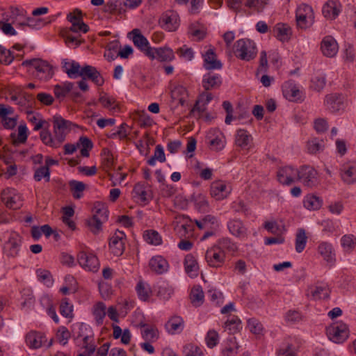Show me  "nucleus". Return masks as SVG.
<instances>
[{"mask_svg":"<svg viewBox=\"0 0 356 356\" xmlns=\"http://www.w3.org/2000/svg\"><path fill=\"white\" fill-rule=\"evenodd\" d=\"M67 19L72 24L70 31L83 33L89 31V26L83 21V13L79 8H75L72 12L69 13L67 15Z\"/></svg>","mask_w":356,"mask_h":356,"instance_id":"obj_7","label":"nucleus"},{"mask_svg":"<svg viewBox=\"0 0 356 356\" xmlns=\"http://www.w3.org/2000/svg\"><path fill=\"white\" fill-rule=\"evenodd\" d=\"M325 76L316 75L312 79L310 87L313 90L320 92L325 87Z\"/></svg>","mask_w":356,"mask_h":356,"instance_id":"obj_59","label":"nucleus"},{"mask_svg":"<svg viewBox=\"0 0 356 356\" xmlns=\"http://www.w3.org/2000/svg\"><path fill=\"white\" fill-rule=\"evenodd\" d=\"M298 179L305 186L313 187L318 184L316 170L309 165L302 166L298 171Z\"/></svg>","mask_w":356,"mask_h":356,"instance_id":"obj_10","label":"nucleus"},{"mask_svg":"<svg viewBox=\"0 0 356 356\" xmlns=\"http://www.w3.org/2000/svg\"><path fill=\"white\" fill-rule=\"evenodd\" d=\"M270 0H246L245 6L252 8L257 13H261L269 3Z\"/></svg>","mask_w":356,"mask_h":356,"instance_id":"obj_48","label":"nucleus"},{"mask_svg":"<svg viewBox=\"0 0 356 356\" xmlns=\"http://www.w3.org/2000/svg\"><path fill=\"white\" fill-rule=\"evenodd\" d=\"M185 270L191 277H196L199 269L198 264L195 257L191 254L186 256L184 259Z\"/></svg>","mask_w":356,"mask_h":356,"instance_id":"obj_40","label":"nucleus"},{"mask_svg":"<svg viewBox=\"0 0 356 356\" xmlns=\"http://www.w3.org/2000/svg\"><path fill=\"white\" fill-rule=\"evenodd\" d=\"M195 205L197 209L200 211H207L209 208V202L205 195L197 194L194 196Z\"/></svg>","mask_w":356,"mask_h":356,"instance_id":"obj_55","label":"nucleus"},{"mask_svg":"<svg viewBox=\"0 0 356 356\" xmlns=\"http://www.w3.org/2000/svg\"><path fill=\"white\" fill-rule=\"evenodd\" d=\"M5 17L0 19V29L6 35L13 36L17 35L15 29L11 24L7 22Z\"/></svg>","mask_w":356,"mask_h":356,"instance_id":"obj_62","label":"nucleus"},{"mask_svg":"<svg viewBox=\"0 0 356 356\" xmlns=\"http://www.w3.org/2000/svg\"><path fill=\"white\" fill-rule=\"evenodd\" d=\"M327 334L333 342L341 343L348 339L349 330L346 324L337 322L327 328Z\"/></svg>","mask_w":356,"mask_h":356,"instance_id":"obj_5","label":"nucleus"},{"mask_svg":"<svg viewBox=\"0 0 356 356\" xmlns=\"http://www.w3.org/2000/svg\"><path fill=\"white\" fill-rule=\"evenodd\" d=\"M22 244V236L13 232L3 245V254L8 258H15L19 254Z\"/></svg>","mask_w":356,"mask_h":356,"instance_id":"obj_9","label":"nucleus"},{"mask_svg":"<svg viewBox=\"0 0 356 356\" xmlns=\"http://www.w3.org/2000/svg\"><path fill=\"white\" fill-rule=\"evenodd\" d=\"M190 299L192 305L195 307H198L203 304L204 300V294L200 285H195L191 289Z\"/></svg>","mask_w":356,"mask_h":356,"instance_id":"obj_38","label":"nucleus"},{"mask_svg":"<svg viewBox=\"0 0 356 356\" xmlns=\"http://www.w3.org/2000/svg\"><path fill=\"white\" fill-rule=\"evenodd\" d=\"M160 22L168 31H175L179 26L178 16L175 13L163 15L160 19Z\"/></svg>","mask_w":356,"mask_h":356,"instance_id":"obj_37","label":"nucleus"},{"mask_svg":"<svg viewBox=\"0 0 356 356\" xmlns=\"http://www.w3.org/2000/svg\"><path fill=\"white\" fill-rule=\"evenodd\" d=\"M106 305L102 302H99L94 306L93 315L98 325L103 323V320L106 314Z\"/></svg>","mask_w":356,"mask_h":356,"instance_id":"obj_45","label":"nucleus"},{"mask_svg":"<svg viewBox=\"0 0 356 356\" xmlns=\"http://www.w3.org/2000/svg\"><path fill=\"white\" fill-rule=\"evenodd\" d=\"M74 83L71 82H65L61 84H57L54 88L55 97L62 101L67 95L72 90Z\"/></svg>","mask_w":356,"mask_h":356,"instance_id":"obj_39","label":"nucleus"},{"mask_svg":"<svg viewBox=\"0 0 356 356\" xmlns=\"http://www.w3.org/2000/svg\"><path fill=\"white\" fill-rule=\"evenodd\" d=\"M221 84L222 79L218 74L208 73L203 76L202 87L206 91L217 89Z\"/></svg>","mask_w":356,"mask_h":356,"instance_id":"obj_27","label":"nucleus"},{"mask_svg":"<svg viewBox=\"0 0 356 356\" xmlns=\"http://www.w3.org/2000/svg\"><path fill=\"white\" fill-rule=\"evenodd\" d=\"M40 137L42 143L46 145L54 148H58L60 146L57 145H56V137L55 136L53 137L48 130H42L40 134Z\"/></svg>","mask_w":356,"mask_h":356,"instance_id":"obj_51","label":"nucleus"},{"mask_svg":"<svg viewBox=\"0 0 356 356\" xmlns=\"http://www.w3.org/2000/svg\"><path fill=\"white\" fill-rule=\"evenodd\" d=\"M322 204V200L314 195L307 196L304 201V206L309 210H317L320 209Z\"/></svg>","mask_w":356,"mask_h":356,"instance_id":"obj_53","label":"nucleus"},{"mask_svg":"<svg viewBox=\"0 0 356 356\" xmlns=\"http://www.w3.org/2000/svg\"><path fill=\"white\" fill-rule=\"evenodd\" d=\"M341 177L347 184L356 183V161H349L342 165Z\"/></svg>","mask_w":356,"mask_h":356,"instance_id":"obj_20","label":"nucleus"},{"mask_svg":"<svg viewBox=\"0 0 356 356\" xmlns=\"http://www.w3.org/2000/svg\"><path fill=\"white\" fill-rule=\"evenodd\" d=\"M227 228L229 233L236 238H245L248 237V229L240 219H230L227 222Z\"/></svg>","mask_w":356,"mask_h":356,"instance_id":"obj_15","label":"nucleus"},{"mask_svg":"<svg viewBox=\"0 0 356 356\" xmlns=\"http://www.w3.org/2000/svg\"><path fill=\"white\" fill-rule=\"evenodd\" d=\"M228 341V346L222 350V355L224 356H234L237 353L239 346L236 343L234 337H231Z\"/></svg>","mask_w":356,"mask_h":356,"instance_id":"obj_57","label":"nucleus"},{"mask_svg":"<svg viewBox=\"0 0 356 356\" xmlns=\"http://www.w3.org/2000/svg\"><path fill=\"white\" fill-rule=\"evenodd\" d=\"M216 245L220 250L224 252L226 250L230 252H234L238 250L236 244L229 238H222L218 240Z\"/></svg>","mask_w":356,"mask_h":356,"instance_id":"obj_46","label":"nucleus"},{"mask_svg":"<svg viewBox=\"0 0 356 356\" xmlns=\"http://www.w3.org/2000/svg\"><path fill=\"white\" fill-rule=\"evenodd\" d=\"M73 306L70 304L67 298H64L62 300L60 305V313L62 316L65 318H72L73 317Z\"/></svg>","mask_w":356,"mask_h":356,"instance_id":"obj_60","label":"nucleus"},{"mask_svg":"<svg viewBox=\"0 0 356 356\" xmlns=\"http://www.w3.org/2000/svg\"><path fill=\"white\" fill-rule=\"evenodd\" d=\"M102 165L105 170H108L113 165V156L108 148H104L101 153Z\"/></svg>","mask_w":356,"mask_h":356,"instance_id":"obj_52","label":"nucleus"},{"mask_svg":"<svg viewBox=\"0 0 356 356\" xmlns=\"http://www.w3.org/2000/svg\"><path fill=\"white\" fill-rule=\"evenodd\" d=\"M72 123L65 120L60 115H54L53 118L54 134L56 137V145H61L65 141L67 134L71 130Z\"/></svg>","mask_w":356,"mask_h":356,"instance_id":"obj_4","label":"nucleus"},{"mask_svg":"<svg viewBox=\"0 0 356 356\" xmlns=\"http://www.w3.org/2000/svg\"><path fill=\"white\" fill-rule=\"evenodd\" d=\"M234 53L236 58L245 61H250L257 56V48L254 41L240 39L234 45Z\"/></svg>","mask_w":356,"mask_h":356,"instance_id":"obj_1","label":"nucleus"},{"mask_svg":"<svg viewBox=\"0 0 356 356\" xmlns=\"http://www.w3.org/2000/svg\"><path fill=\"white\" fill-rule=\"evenodd\" d=\"M224 331L234 334L242 329L241 321L237 316H229L223 325Z\"/></svg>","mask_w":356,"mask_h":356,"instance_id":"obj_29","label":"nucleus"},{"mask_svg":"<svg viewBox=\"0 0 356 356\" xmlns=\"http://www.w3.org/2000/svg\"><path fill=\"white\" fill-rule=\"evenodd\" d=\"M34 179L36 181H40L42 178L45 179L46 181H49L50 180V169L48 166H40L35 170Z\"/></svg>","mask_w":356,"mask_h":356,"instance_id":"obj_50","label":"nucleus"},{"mask_svg":"<svg viewBox=\"0 0 356 356\" xmlns=\"http://www.w3.org/2000/svg\"><path fill=\"white\" fill-rule=\"evenodd\" d=\"M163 163L165 161V156L163 147L161 145H157L155 147L154 155L147 161L149 165H154L156 161Z\"/></svg>","mask_w":356,"mask_h":356,"instance_id":"obj_49","label":"nucleus"},{"mask_svg":"<svg viewBox=\"0 0 356 356\" xmlns=\"http://www.w3.org/2000/svg\"><path fill=\"white\" fill-rule=\"evenodd\" d=\"M150 268L157 274H162L167 271L168 268V261L161 256L152 257L149 261Z\"/></svg>","mask_w":356,"mask_h":356,"instance_id":"obj_31","label":"nucleus"},{"mask_svg":"<svg viewBox=\"0 0 356 356\" xmlns=\"http://www.w3.org/2000/svg\"><path fill=\"white\" fill-rule=\"evenodd\" d=\"M22 65L23 66H32L35 70V76L42 81L50 79L54 74L51 65L47 61L33 58L24 60Z\"/></svg>","mask_w":356,"mask_h":356,"instance_id":"obj_3","label":"nucleus"},{"mask_svg":"<svg viewBox=\"0 0 356 356\" xmlns=\"http://www.w3.org/2000/svg\"><path fill=\"white\" fill-rule=\"evenodd\" d=\"M204 67L206 70H220L222 68L221 62L217 59V56L213 49H208L204 54Z\"/></svg>","mask_w":356,"mask_h":356,"instance_id":"obj_25","label":"nucleus"},{"mask_svg":"<svg viewBox=\"0 0 356 356\" xmlns=\"http://www.w3.org/2000/svg\"><path fill=\"white\" fill-rule=\"evenodd\" d=\"M274 32L276 38L282 42L289 40L291 35V29L286 24H277L274 28Z\"/></svg>","mask_w":356,"mask_h":356,"instance_id":"obj_41","label":"nucleus"},{"mask_svg":"<svg viewBox=\"0 0 356 356\" xmlns=\"http://www.w3.org/2000/svg\"><path fill=\"white\" fill-rule=\"evenodd\" d=\"M141 327V335L145 341H156L159 339V331L155 326L143 324Z\"/></svg>","mask_w":356,"mask_h":356,"instance_id":"obj_36","label":"nucleus"},{"mask_svg":"<svg viewBox=\"0 0 356 356\" xmlns=\"http://www.w3.org/2000/svg\"><path fill=\"white\" fill-rule=\"evenodd\" d=\"M1 201L7 208L18 209L22 206V200L19 194L13 188H6L1 192Z\"/></svg>","mask_w":356,"mask_h":356,"instance_id":"obj_12","label":"nucleus"},{"mask_svg":"<svg viewBox=\"0 0 356 356\" xmlns=\"http://www.w3.org/2000/svg\"><path fill=\"white\" fill-rule=\"evenodd\" d=\"M165 328L171 334L180 333L184 329V321L180 316H173L166 323Z\"/></svg>","mask_w":356,"mask_h":356,"instance_id":"obj_35","label":"nucleus"},{"mask_svg":"<svg viewBox=\"0 0 356 356\" xmlns=\"http://www.w3.org/2000/svg\"><path fill=\"white\" fill-rule=\"evenodd\" d=\"M298 170L291 166L280 168L277 172V180L282 184L289 186L294 182V177L298 175Z\"/></svg>","mask_w":356,"mask_h":356,"instance_id":"obj_18","label":"nucleus"},{"mask_svg":"<svg viewBox=\"0 0 356 356\" xmlns=\"http://www.w3.org/2000/svg\"><path fill=\"white\" fill-rule=\"evenodd\" d=\"M338 44L335 39L331 35H327L323 38L321 49L324 56L327 57H334L338 52Z\"/></svg>","mask_w":356,"mask_h":356,"instance_id":"obj_21","label":"nucleus"},{"mask_svg":"<svg viewBox=\"0 0 356 356\" xmlns=\"http://www.w3.org/2000/svg\"><path fill=\"white\" fill-rule=\"evenodd\" d=\"M252 141V136L245 129H238L236 134V145L243 149H249Z\"/></svg>","mask_w":356,"mask_h":356,"instance_id":"obj_32","label":"nucleus"},{"mask_svg":"<svg viewBox=\"0 0 356 356\" xmlns=\"http://www.w3.org/2000/svg\"><path fill=\"white\" fill-rule=\"evenodd\" d=\"M339 8L340 3L338 1L330 0L323 7V15L327 19H335L340 12Z\"/></svg>","mask_w":356,"mask_h":356,"instance_id":"obj_28","label":"nucleus"},{"mask_svg":"<svg viewBox=\"0 0 356 356\" xmlns=\"http://www.w3.org/2000/svg\"><path fill=\"white\" fill-rule=\"evenodd\" d=\"M282 89L283 95L288 100L291 102L302 100V92L293 81H289L284 82Z\"/></svg>","mask_w":356,"mask_h":356,"instance_id":"obj_16","label":"nucleus"},{"mask_svg":"<svg viewBox=\"0 0 356 356\" xmlns=\"http://www.w3.org/2000/svg\"><path fill=\"white\" fill-rule=\"evenodd\" d=\"M92 213L87 225L94 234H97L102 231V224L108 220V211L104 204L97 202L92 209Z\"/></svg>","mask_w":356,"mask_h":356,"instance_id":"obj_2","label":"nucleus"},{"mask_svg":"<svg viewBox=\"0 0 356 356\" xmlns=\"http://www.w3.org/2000/svg\"><path fill=\"white\" fill-rule=\"evenodd\" d=\"M134 197H137L142 202L147 203L152 199V193L146 183L138 182L135 184L133 190Z\"/></svg>","mask_w":356,"mask_h":356,"instance_id":"obj_24","label":"nucleus"},{"mask_svg":"<svg viewBox=\"0 0 356 356\" xmlns=\"http://www.w3.org/2000/svg\"><path fill=\"white\" fill-rule=\"evenodd\" d=\"M296 19L297 26L301 29H306L313 23L314 15L311 6L302 4L296 10Z\"/></svg>","mask_w":356,"mask_h":356,"instance_id":"obj_6","label":"nucleus"},{"mask_svg":"<svg viewBox=\"0 0 356 356\" xmlns=\"http://www.w3.org/2000/svg\"><path fill=\"white\" fill-rule=\"evenodd\" d=\"M138 296L141 300L146 301L149 298L151 290L148 286L140 281L136 287Z\"/></svg>","mask_w":356,"mask_h":356,"instance_id":"obj_54","label":"nucleus"},{"mask_svg":"<svg viewBox=\"0 0 356 356\" xmlns=\"http://www.w3.org/2000/svg\"><path fill=\"white\" fill-rule=\"evenodd\" d=\"M126 235L122 232L117 230L112 235L109 240V249L113 255L121 256L125 250Z\"/></svg>","mask_w":356,"mask_h":356,"instance_id":"obj_11","label":"nucleus"},{"mask_svg":"<svg viewBox=\"0 0 356 356\" xmlns=\"http://www.w3.org/2000/svg\"><path fill=\"white\" fill-rule=\"evenodd\" d=\"M325 105L331 112H337L344 107L343 97L339 94H331L326 96Z\"/></svg>","mask_w":356,"mask_h":356,"instance_id":"obj_26","label":"nucleus"},{"mask_svg":"<svg viewBox=\"0 0 356 356\" xmlns=\"http://www.w3.org/2000/svg\"><path fill=\"white\" fill-rule=\"evenodd\" d=\"M230 193V189L222 181H214L211 184L210 188V194L211 197L216 200H221L226 198Z\"/></svg>","mask_w":356,"mask_h":356,"instance_id":"obj_23","label":"nucleus"},{"mask_svg":"<svg viewBox=\"0 0 356 356\" xmlns=\"http://www.w3.org/2000/svg\"><path fill=\"white\" fill-rule=\"evenodd\" d=\"M307 242V236L306 235L305 229L300 228L298 229L296 234V250L297 252H302L305 248Z\"/></svg>","mask_w":356,"mask_h":356,"instance_id":"obj_43","label":"nucleus"},{"mask_svg":"<svg viewBox=\"0 0 356 356\" xmlns=\"http://www.w3.org/2000/svg\"><path fill=\"white\" fill-rule=\"evenodd\" d=\"M225 252L220 250L216 245L209 248L205 253V259L210 267H222L225 261Z\"/></svg>","mask_w":356,"mask_h":356,"instance_id":"obj_8","label":"nucleus"},{"mask_svg":"<svg viewBox=\"0 0 356 356\" xmlns=\"http://www.w3.org/2000/svg\"><path fill=\"white\" fill-rule=\"evenodd\" d=\"M318 252L327 263L332 264L334 262L335 254L331 244L327 242L321 243L318 245Z\"/></svg>","mask_w":356,"mask_h":356,"instance_id":"obj_34","label":"nucleus"},{"mask_svg":"<svg viewBox=\"0 0 356 356\" xmlns=\"http://www.w3.org/2000/svg\"><path fill=\"white\" fill-rule=\"evenodd\" d=\"M144 240L150 245H160L163 241L160 234L154 229H148L144 232Z\"/></svg>","mask_w":356,"mask_h":356,"instance_id":"obj_42","label":"nucleus"},{"mask_svg":"<svg viewBox=\"0 0 356 356\" xmlns=\"http://www.w3.org/2000/svg\"><path fill=\"white\" fill-rule=\"evenodd\" d=\"M151 56H147L151 60L156 59L160 62H170L175 58L172 49L169 47H163L159 48H152L150 50Z\"/></svg>","mask_w":356,"mask_h":356,"instance_id":"obj_17","label":"nucleus"},{"mask_svg":"<svg viewBox=\"0 0 356 356\" xmlns=\"http://www.w3.org/2000/svg\"><path fill=\"white\" fill-rule=\"evenodd\" d=\"M323 141L318 140L316 138L309 141L307 143V149L311 154H316L317 152L323 151Z\"/></svg>","mask_w":356,"mask_h":356,"instance_id":"obj_63","label":"nucleus"},{"mask_svg":"<svg viewBox=\"0 0 356 356\" xmlns=\"http://www.w3.org/2000/svg\"><path fill=\"white\" fill-rule=\"evenodd\" d=\"M69 186L74 198L80 199L83 196V192L86 189V184L84 183L72 180L69 182Z\"/></svg>","mask_w":356,"mask_h":356,"instance_id":"obj_44","label":"nucleus"},{"mask_svg":"<svg viewBox=\"0 0 356 356\" xmlns=\"http://www.w3.org/2000/svg\"><path fill=\"white\" fill-rule=\"evenodd\" d=\"M195 223L200 229H217L219 227L217 218L211 215H207L201 220H195Z\"/></svg>","mask_w":356,"mask_h":356,"instance_id":"obj_30","label":"nucleus"},{"mask_svg":"<svg viewBox=\"0 0 356 356\" xmlns=\"http://www.w3.org/2000/svg\"><path fill=\"white\" fill-rule=\"evenodd\" d=\"M174 290L172 286L165 282H162L159 286L157 295L163 299L168 300L173 293Z\"/></svg>","mask_w":356,"mask_h":356,"instance_id":"obj_58","label":"nucleus"},{"mask_svg":"<svg viewBox=\"0 0 356 356\" xmlns=\"http://www.w3.org/2000/svg\"><path fill=\"white\" fill-rule=\"evenodd\" d=\"M79 76L83 79H90L97 86L103 85L104 80L100 72L97 70L91 65H86L81 69V73Z\"/></svg>","mask_w":356,"mask_h":356,"instance_id":"obj_19","label":"nucleus"},{"mask_svg":"<svg viewBox=\"0 0 356 356\" xmlns=\"http://www.w3.org/2000/svg\"><path fill=\"white\" fill-rule=\"evenodd\" d=\"M70 336V332L67 327L61 326L58 329L56 338L60 343L63 345L67 344Z\"/></svg>","mask_w":356,"mask_h":356,"instance_id":"obj_64","label":"nucleus"},{"mask_svg":"<svg viewBox=\"0 0 356 356\" xmlns=\"http://www.w3.org/2000/svg\"><path fill=\"white\" fill-rule=\"evenodd\" d=\"M297 350L291 343L283 344L277 351V356H296Z\"/></svg>","mask_w":356,"mask_h":356,"instance_id":"obj_61","label":"nucleus"},{"mask_svg":"<svg viewBox=\"0 0 356 356\" xmlns=\"http://www.w3.org/2000/svg\"><path fill=\"white\" fill-rule=\"evenodd\" d=\"M183 353L184 356H204L201 348L192 343L184 346Z\"/></svg>","mask_w":356,"mask_h":356,"instance_id":"obj_56","label":"nucleus"},{"mask_svg":"<svg viewBox=\"0 0 356 356\" xmlns=\"http://www.w3.org/2000/svg\"><path fill=\"white\" fill-rule=\"evenodd\" d=\"M171 98L173 102H177L181 106H184L188 98V91L182 86H177L171 90Z\"/></svg>","mask_w":356,"mask_h":356,"instance_id":"obj_33","label":"nucleus"},{"mask_svg":"<svg viewBox=\"0 0 356 356\" xmlns=\"http://www.w3.org/2000/svg\"><path fill=\"white\" fill-rule=\"evenodd\" d=\"M77 261L79 265L86 270L95 273L99 268V259L93 254H88L84 251L79 252L77 254Z\"/></svg>","mask_w":356,"mask_h":356,"instance_id":"obj_13","label":"nucleus"},{"mask_svg":"<svg viewBox=\"0 0 356 356\" xmlns=\"http://www.w3.org/2000/svg\"><path fill=\"white\" fill-rule=\"evenodd\" d=\"M129 35H132V41L134 44L140 49L146 56H151L150 50L152 47H150L149 42L147 39L141 33L140 30L138 29H133Z\"/></svg>","mask_w":356,"mask_h":356,"instance_id":"obj_14","label":"nucleus"},{"mask_svg":"<svg viewBox=\"0 0 356 356\" xmlns=\"http://www.w3.org/2000/svg\"><path fill=\"white\" fill-rule=\"evenodd\" d=\"M312 296L314 299H327L330 297V290L326 285L316 286L311 291Z\"/></svg>","mask_w":356,"mask_h":356,"instance_id":"obj_47","label":"nucleus"},{"mask_svg":"<svg viewBox=\"0 0 356 356\" xmlns=\"http://www.w3.org/2000/svg\"><path fill=\"white\" fill-rule=\"evenodd\" d=\"M25 339L27 346L32 349L40 348L47 341L44 333L35 330H32L26 334Z\"/></svg>","mask_w":356,"mask_h":356,"instance_id":"obj_22","label":"nucleus"}]
</instances>
